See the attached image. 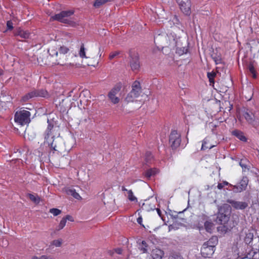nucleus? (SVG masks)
Here are the masks:
<instances>
[{
    "mask_svg": "<svg viewBox=\"0 0 259 259\" xmlns=\"http://www.w3.org/2000/svg\"><path fill=\"white\" fill-rule=\"evenodd\" d=\"M231 206L228 204H224L218 207V212L216 218V222L218 224L224 225L221 227L222 230L225 233L228 228L225 225L229 221L230 217Z\"/></svg>",
    "mask_w": 259,
    "mask_h": 259,
    "instance_id": "obj_1",
    "label": "nucleus"
},
{
    "mask_svg": "<svg viewBox=\"0 0 259 259\" xmlns=\"http://www.w3.org/2000/svg\"><path fill=\"white\" fill-rule=\"evenodd\" d=\"M63 141L60 138H55L53 135L52 130H46L45 133V143H47L50 148L56 151L63 150L62 146Z\"/></svg>",
    "mask_w": 259,
    "mask_h": 259,
    "instance_id": "obj_2",
    "label": "nucleus"
},
{
    "mask_svg": "<svg viewBox=\"0 0 259 259\" xmlns=\"http://www.w3.org/2000/svg\"><path fill=\"white\" fill-rule=\"evenodd\" d=\"M49 94L47 91L45 89H36L33 88L31 91L23 96L21 101L22 102H26L30 99L35 97L48 98Z\"/></svg>",
    "mask_w": 259,
    "mask_h": 259,
    "instance_id": "obj_3",
    "label": "nucleus"
},
{
    "mask_svg": "<svg viewBox=\"0 0 259 259\" xmlns=\"http://www.w3.org/2000/svg\"><path fill=\"white\" fill-rule=\"evenodd\" d=\"M30 113L25 110L16 112L14 117L15 121L21 125L28 124L30 121Z\"/></svg>",
    "mask_w": 259,
    "mask_h": 259,
    "instance_id": "obj_4",
    "label": "nucleus"
},
{
    "mask_svg": "<svg viewBox=\"0 0 259 259\" xmlns=\"http://www.w3.org/2000/svg\"><path fill=\"white\" fill-rule=\"evenodd\" d=\"M141 93L140 83L138 81L134 82L132 85V91L127 94L125 100L127 102H134L136 98L138 97Z\"/></svg>",
    "mask_w": 259,
    "mask_h": 259,
    "instance_id": "obj_5",
    "label": "nucleus"
},
{
    "mask_svg": "<svg viewBox=\"0 0 259 259\" xmlns=\"http://www.w3.org/2000/svg\"><path fill=\"white\" fill-rule=\"evenodd\" d=\"M243 116L247 122L253 127L257 128L259 126V116L257 112L247 109L244 112Z\"/></svg>",
    "mask_w": 259,
    "mask_h": 259,
    "instance_id": "obj_6",
    "label": "nucleus"
},
{
    "mask_svg": "<svg viewBox=\"0 0 259 259\" xmlns=\"http://www.w3.org/2000/svg\"><path fill=\"white\" fill-rule=\"evenodd\" d=\"M240 238L249 247H253L255 245L253 242L259 240L258 238H254L253 231L249 229H246L241 232Z\"/></svg>",
    "mask_w": 259,
    "mask_h": 259,
    "instance_id": "obj_7",
    "label": "nucleus"
},
{
    "mask_svg": "<svg viewBox=\"0 0 259 259\" xmlns=\"http://www.w3.org/2000/svg\"><path fill=\"white\" fill-rule=\"evenodd\" d=\"M74 14L72 10L63 11L60 13L55 15L51 17L53 20H57L64 23H68L69 20L68 18Z\"/></svg>",
    "mask_w": 259,
    "mask_h": 259,
    "instance_id": "obj_8",
    "label": "nucleus"
},
{
    "mask_svg": "<svg viewBox=\"0 0 259 259\" xmlns=\"http://www.w3.org/2000/svg\"><path fill=\"white\" fill-rule=\"evenodd\" d=\"M169 141L172 149L177 148L181 142L180 134L176 130L172 131L169 135Z\"/></svg>",
    "mask_w": 259,
    "mask_h": 259,
    "instance_id": "obj_9",
    "label": "nucleus"
},
{
    "mask_svg": "<svg viewBox=\"0 0 259 259\" xmlns=\"http://www.w3.org/2000/svg\"><path fill=\"white\" fill-rule=\"evenodd\" d=\"M181 11L187 16L191 14V2L190 0H176Z\"/></svg>",
    "mask_w": 259,
    "mask_h": 259,
    "instance_id": "obj_10",
    "label": "nucleus"
},
{
    "mask_svg": "<svg viewBox=\"0 0 259 259\" xmlns=\"http://www.w3.org/2000/svg\"><path fill=\"white\" fill-rule=\"evenodd\" d=\"M226 202L236 210H244L248 207V203L245 201H239L231 199H228Z\"/></svg>",
    "mask_w": 259,
    "mask_h": 259,
    "instance_id": "obj_11",
    "label": "nucleus"
},
{
    "mask_svg": "<svg viewBox=\"0 0 259 259\" xmlns=\"http://www.w3.org/2000/svg\"><path fill=\"white\" fill-rule=\"evenodd\" d=\"M130 56L131 57L130 65L133 70H137L140 67L139 56L137 53L130 51Z\"/></svg>",
    "mask_w": 259,
    "mask_h": 259,
    "instance_id": "obj_12",
    "label": "nucleus"
},
{
    "mask_svg": "<svg viewBox=\"0 0 259 259\" xmlns=\"http://www.w3.org/2000/svg\"><path fill=\"white\" fill-rule=\"evenodd\" d=\"M215 249L208 247L206 244H203L201 248V254L204 257L210 258L214 253Z\"/></svg>",
    "mask_w": 259,
    "mask_h": 259,
    "instance_id": "obj_13",
    "label": "nucleus"
},
{
    "mask_svg": "<svg viewBox=\"0 0 259 259\" xmlns=\"http://www.w3.org/2000/svg\"><path fill=\"white\" fill-rule=\"evenodd\" d=\"M67 56L64 54H59L58 59H57L56 62H53V64L54 65H59L61 66L64 65H69L73 66V64L70 63H67Z\"/></svg>",
    "mask_w": 259,
    "mask_h": 259,
    "instance_id": "obj_14",
    "label": "nucleus"
},
{
    "mask_svg": "<svg viewBox=\"0 0 259 259\" xmlns=\"http://www.w3.org/2000/svg\"><path fill=\"white\" fill-rule=\"evenodd\" d=\"M138 248L143 253H147L148 252L149 249V244L145 240H141L139 239L137 241Z\"/></svg>",
    "mask_w": 259,
    "mask_h": 259,
    "instance_id": "obj_15",
    "label": "nucleus"
},
{
    "mask_svg": "<svg viewBox=\"0 0 259 259\" xmlns=\"http://www.w3.org/2000/svg\"><path fill=\"white\" fill-rule=\"evenodd\" d=\"M251 248L247 251L246 250L245 253V258L248 259H258L259 258V252L257 251V249H253V247H250Z\"/></svg>",
    "mask_w": 259,
    "mask_h": 259,
    "instance_id": "obj_16",
    "label": "nucleus"
},
{
    "mask_svg": "<svg viewBox=\"0 0 259 259\" xmlns=\"http://www.w3.org/2000/svg\"><path fill=\"white\" fill-rule=\"evenodd\" d=\"M218 243V238L217 236H212L207 241L204 242L203 244H206L208 247L212 248L215 249V246Z\"/></svg>",
    "mask_w": 259,
    "mask_h": 259,
    "instance_id": "obj_17",
    "label": "nucleus"
},
{
    "mask_svg": "<svg viewBox=\"0 0 259 259\" xmlns=\"http://www.w3.org/2000/svg\"><path fill=\"white\" fill-rule=\"evenodd\" d=\"M78 190L75 189L73 187L68 188L66 189V194L68 195L73 196L76 199H80L81 197L77 192Z\"/></svg>",
    "mask_w": 259,
    "mask_h": 259,
    "instance_id": "obj_18",
    "label": "nucleus"
},
{
    "mask_svg": "<svg viewBox=\"0 0 259 259\" xmlns=\"http://www.w3.org/2000/svg\"><path fill=\"white\" fill-rule=\"evenodd\" d=\"M163 255V251L158 248L153 249L151 252L152 259H162Z\"/></svg>",
    "mask_w": 259,
    "mask_h": 259,
    "instance_id": "obj_19",
    "label": "nucleus"
},
{
    "mask_svg": "<svg viewBox=\"0 0 259 259\" xmlns=\"http://www.w3.org/2000/svg\"><path fill=\"white\" fill-rule=\"evenodd\" d=\"M16 36H19L22 38L26 39L29 38L30 35V33L29 31L26 30H23L20 28H19L15 33Z\"/></svg>",
    "mask_w": 259,
    "mask_h": 259,
    "instance_id": "obj_20",
    "label": "nucleus"
},
{
    "mask_svg": "<svg viewBox=\"0 0 259 259\" xmlns=\"http://www.w3.org/2000/svg\"><path fill=\"white\" fill-rule=\"evenodd\" d=\"M232 135L236 137H237L238 139H239L240 140L243 141V142H246L247 141V138L245 137L244 135V134L242 132L239 130H234L232 133Z\"/></svg>",
    "mask_w": 259,
    "mask_h": 259,
    "instance_id": "obj_21",
    "label": "nucleus"
},
{
    "mask_svg": "<svg viewBox=\"0 0 259 259\" xmlns=\"http://www.w3.org/2000/svg\"><path fill=\"white\" fill-rule=\"evenodd\" d=\"M239 165L242 167L243 171H248L250 169V165L248 161L246 159H242L240 160Z\"/></svg>",
    "mask_w": 259,
    "mask_h": 259,
    "instance_id": "obj_22",
    "label": "nucleus"
},
{
    "mask_svg": "<svg viewBox=\"0 0 259 259\" xmlns=\"http://www.w3.org/2000/svg\"><path fill=\"white\" fill-rule=\"evenodd\" d=\"M141 208L146 211H150L151 210H154L155 206L154 204L150 203L149 201H146L143 204Z\"/></svg>",
    "mask_w": 259,
    "mask_h": 259,
    "instance_id": "obj_23",
    "label": "nucleus"
},
{
    "mask_svg": "<svg viewBox=\"0 0 259 259\" xmlns=\"http://www.w3.org/2000/svg\"><path fill=\"white\" fill-rule=\"evenodd\" d=\"M248 183V179L246 177H243L239 184V186L240 188V190L242 191L245 190L247 187Z\"/></svg>",
    "mask_w": 259,
    "mask_h": 259,
    "instance_id": "obj_24",
    "label": "nucleus"
},
{
    "mask_svg": "<svg viewBox=\"0 0 259 259\" xmlns=\"http://www.w3.org/2000/svg\"><path fill=\"white\" fill-rule=\"evenodd\" d=\"M158 172V169L156 168H151L145 171V176L147 178L150 179L151 176L155 175Z\"/></svg>",
    "mask_w": 259,
    "mask_h": 259,
    "instance_id": "obj_25",
    "label": "nucleus"
},
{
    "mask_svg": "<svg viewBox=\"0 0 259 259\" xmlns=\"http://www.w3.org/2000/svg\"><path fill=\"white\" fill-rule=\"evenodd\" d=\"M247 68L248 69L249 72L252 74L253 78L256 77V71L254 69L253 63L250 62L247 65Z\"/></svg>",
    "mask_w": 259,
    "mask_h": 259,
    "instance_id": "obj_26",
    "label": "nucleus"
},
{
    "mask_svg": "<svg viewBox=\"0 0 259 259\" xmlns=\"http://www.w3.org/2000/svg\"><path fill=\"white\" fill-rule=\"evenodd\" d=\"M79 56L81 58H88L85 55V48L83 43L81 44L78 53Z\"/></svg>",
    "mask_w": 259,
    "mask_h": 259,
    "instance_id": "obj_27",
    "label": "nucleus"
},
{
    "mask_svg": "<svg viewBox=\"0 0 259 259\" xmlns=\"http://www.w3.org/2000/svg\"><path fill=\"white\" fill-rule=\"evenodd\" d=\"M121 87L119 85H115L108 93L110 96L116 95L120 91Z\"/></svg>",
    "mask_w": 259,
    "mask_h": 259,
    "instance_id": "obj_28",
    "label": "nucleus"
},
{
    "mask_svg": "<svg viewBox=\"0 0 259 259\" xmlns=\"http://www.w3.org/2000/svg\"><path fill=\"white\" fill-rule=\"evenodd\" d=\"M121 87L119 85H115L108 93L110 96L116 95L120 91Z\"/></svg>",
    "mask_w": 259,
    "mask_h": 259,
    "instance_id": "obj_29",
    "label": "nucleus"
},
{
    "mask_svg": "<svg viewBox=\"0 0 259 259\" xmlns=\"http://www.w3.org/2000/svg\"><path fill=\"white\" fill-rule=\"evenodd\" d=\"M207 76L209 79L210 85H211L212 84H214V78L216 76V73L213 71H212L211 72H208Z\"/></svg>",
    "mask_w": 259,
    "mask_h": 259,
    "instance_id": "obj_30",
    "label": "nucleus"
},
{
    "mask_svg": "<svg viewBox=\"0 0 259 259\" xmlns=\"http://www.w3.org/2000/svg\"><path fill=\"white\" fill-rule=\"evenodd\" d=\"M213 227V224L210 221H206L204 223V227L205 230L208 232H211L212 228Z\"/></svg>",
    "mask_w": 259,
    "mask_h": 259,
    "instance_id": "obj_31",
    "label": "nucleus"
},
{
    "mask_svg": "<svg viewBox=\"0 0 259 259\" xmlns=\"http://www.w3.org/2000/svg\"><path fill=\"white\" fill-rule=\"evenodd\" d=\"M187 51L188 49L185 47L182 48L177 47L176 53L179 54L180 55L187 53Z\"/></svg>",
    "mask_w": 259,
    "mask_h": 259,
    "instance_id": "obj_32",
    "label": "nucleus"
},
{
    "mask_svg": "<svg viewBox=\"0 0 259 259\" xmlns=\"http://www.w3.org/2000/svg\"><path fill=\"white\" fill-rule=\"evenodd\" d=\"M28 196L29 199L33 202L35 203H38L39 202L40 199L37 195L35 196L32 194H28Z\"/></svg>",
    "mask_w": 259,
    "mask_h": 259,
    "instance_id": "obj_33",
    "label": "nucleus"
},
{
    "mask_svg": "<svg viewBox=\"0 0 259 259\" xmlns=\"http://www.w3.org/2000/svg\"><path fill=\"white\" fill-rule=\"evenodd\" d=\"M108 97L112 103L115 104L119 102V98L116 96V95L110 96V94H108Z\"/></svg>",
    "mask_w": 259,
    "mask_h": 259,
    "instance_id": "obj_34",
    "label": "nucleus"
},
{
    "mask_svg": "<svg viewBox=\"0 0 259 259\" xmlns=\"http://www.w3.org/2000/svg\"><path fill=\"white\" fill-rule=\"evenodd\" d=\"M128 198L131 201H137V198L134 195L133 191L131 190L127 191Z\"/></svg>",
    "mask_w": 259,
    "mask_h": 259,
    "instance_id": "obj_35",
    "label": "nucleus"
},
{
    "mask_svg": "<svg viewBox=\"0 0 259 259\" xmlns=\"http://www.w3.org/2000/svg\"><path fill=\"white\" fill-rule=\"evenodd\" d=\"M49 212L53 214L54 216H57L61 213V210L58 208H53L50 209Z\"/></svg>",
    "mask_w": 259,
    "mask_h": 259,
    "instance_id": "obj_36",
    "label": "nucleus"
},
{
    "mask_svg": "<svg viewBox=\"0 0 259 259\" xmlns=\"http://www.w3.org/2000/svg\"><path fill=\"white\" fill-rule=\"evenodd\" d=\"M153 158V156L150 152L147 151L145 153V160L146 162H150Z\"/></svg>",
    "mask_w": 259,
    "mask_h": 259,
    "instance_id": "obj_37",
    "label": "nucleus"
},
{
    "mask_svg": "<svg viewBox=\"0 0 259 259\" xmlns=\"http://www.w3.org/2000/svg\"><path fill=\"white\" fill-rule=\"evenodd\" d=\"M59 54L65 55L69 51V49L68 48H67L66 47L62 46V47H60V48L59 49Z\"/></svg>",
    "mask_w": 259,
    "mask_h": 259,
    "instance_id": "obj_38",
    "label": "nucleus"
},
{
    "mask_svg": "<svg viewBox=\"0 0 259 259\" xmlns=\"http://www.w3.org/2000/svg\"><path fill=\"white\" fill-rule=\"evenodd\" d=\"M66 223V220L65 219H62L61 221L60 222L59 225L56 228V230L59 231L61 229H62L65 226Z\"/></svg>",
    "mask_w": 259,
    "mask_h": 259,
    "instance_id": "obj_39",
    "label": "nucleus"
},
{
    "mask_svg": "<svg viewBox=\"0 0 259 259\" xmlns=\"http://www.w3.org/2000/svg\"><path fill=\"white\" fill-rule=\"evenodd\" d=\"M62 240L61 239H57V240H54L51 243V244L52 245L55 246L56 247H60V246H61V245H62Z\"/></svg>",
    "mask_w": 259,
    "mask_h": 259,
    "instance_id": "obj_40",
    "label": "nucleus"
},
{
    "mask_svg": "<svg viewBox=\"0 0 259 259\" xmlns=\"http://www.w3.org/2000/svg\"><path fill=\"white\" fill-rule=\"evenodd\" d=\"M230 186L232 187L231 190L233 191L235 193H239V192H241L242 191V190H240V188L239 186V185H238V186H236V185L233 186V185H232L231 184H230Z\"/></svg>",
    "mask_w": 259,
    "mask_h": 259,
    "instance_id": "obj_41",
    "label": "nucleus"
},
{
    "mask_svg": "<svg viewBox=\"0 0 259 259\" xmlns=\"http://www.w3.org/2000/svg\"><path fill=\"white\" fill-rule=\"evenodd\" d=\"M120 54V52L119 51L112 52L110 53L109 58L110 60H112V59H114V58L116 57Z\"/></svg>",
    "mask_w": 259,
    "mask_h": 259,
    "instance_id": "obj_42",
    "label": "nucleus"
},
{
    "mask_svg": "<svg viewBox=\"0 0 259 259\" xmlns=\"http://www.w3.org/2000/svg\"><path fill=\"white\" fill-rule=\"evenodd\" d=\"M230 185V184H229L228 182H226V181H224L223 182V183H219L218 185V188L219 189H223L225 186H227V185Z\"/></svg>",
    "mask_w": 259,
    "mask_h": 259,
    "instance_id": "obj_43",
    "label": "nucleus"
},
{
    "mask_svg": "<svg viewBox=\"0 0 259 259\" xmlns=\"http://www.w3.org/2000/svg\"><path fill=\"white\" fill-rule=\"evenodd\" d=\"M168 259H184L183 257L179 254H175L169 257Z\"/></svg>",
    "mask_w": 259,
    "mask_h": 259,
    "instance_id": "obj_44",
    "label": "nucleus"
},
{
    "mask_svg": "<svg viewBox=\"0 0 259 259\" xmlns=\"http://www.w3.org/2000/svg\"><path fill=\"white\" fill-rule=\"evenodd\" d=\"M7 30H12L13 28V24L11 21H8L7 22Z\"/></svg>",
    "mask_w": 259,
    "mask_h": 259,
    "instance_id": "obj_45",
    "label": "nucleus"
},
{
    "mask_svg": "<svg viewBox=\"0 0 259 259\" xmlns=\"http://www.w3.org/2000/svg\"><path fill=\"white\" fill-rule=\"evenodd\" d=\"M212 58L216 64H219L221 62V58L219 56H212Z\"/></svg>",
    "mask_w": 259,
    "mask_h": 259,
    "instance_id": "obj_46",
    "label": "nucleus"
},
{
    "mask_svg": "<svg viewBox=\"0 0 259 259\" xmlns=\"http://www.w3.org/2000/svg\"><path fill=\"white\" fill-rule=\"evenodd\" d=\"M177 222H175L172 225H170L168 226V229H169V231H170V230H171L172 229H177L178 227H177Z\"/></svg>",
    "mask_w": 259,
    "mask_h": 259,
    "instance_id": "obj_47",
    "label": "nucleus"
},
{
    "mask_svg": "<svg viewBox=\"0 0 259 259\" xmlns=\"http://www.w3.org/2000/svg\"><path fill=\"white\" fill-rule=\"evenodd\" d=\"M162 37H166V35H162V34H158L156 36H155L154 37V41H155V42L156 41H159Z\"/></svg>",
    "mask_w": 259,
    "mask_h": 259,
    "instance_id": "obj_48",
    "label": "nucleus"
},
{
    "mask_svg": "<svg viewBox=\"0 0 259 259\" xmlns=\"http://www.w3.org/2000/svg\"><path fill=\"white\" fill-rule=\"evenodd\" d=\"M33 259H53L52 257H48L46 255H41L40 257L34 256Z\"/></svg>",
    "mask_w": 259,
    "mask_h": 259,
    "instance_id": "obj_49",
    "label": "nucleus"
},
{
    "mask_svg": "<svg viewBox=\"0 0 259 259\" xmlns=\"http://www.w3.org/2000/svg\"><path fill=\"white\" fill-rule=\"evenodd\" d=\"M62 219H65L66 220V222L67 221V220L70 221L71 222L74 221L73 217L70 215H67L65 216V217H64Z\"/></svg>",
    "mask_w": 259,
    "mask_h": 259,
    "instance_id": "obj_50",
    "label": "nucleus"
},
{
    "mask_svg": "<svg viewBox=\"0 0 259 259\" xmlns=\"http://www.w3.org/2000/svg\"><path fill=\"white\" fill-rule=\"evenodd\" d=\"M48 52L49 53L50 55L51 56H53L54 55H55L57 56L58 55V52L55 50H48Z\"/></svg>",
    "mask_w": 259,
    "mask_h": 259,
    "instance_id": "obj_51",
    "label": "nucleus"
},
{
    "mask_svg": "<svg viewBox=\"0 0 259 259\" xmlns=\"http://www.w3.org/2000/svg\"><path fill=\"white\" fill-rule=\"evenodd\" d=\"M206 139H204L202 144L201 150H205V149L208 148V147L206 146Z\"/></svg>",
    "mask_w": 259,
    "mask_h": 259,
    "instance_id": "obj_52",
    "label": "nucleus"
},
{
    "mask_svg": "<svg viewBox=\"0 0 259 259\" xmlns=\"http://www.w3.org/2000/svg\"><path fill=\"white\" fill-rule=\"evenodd\" d=\"M48 127H47V130H48V131H49V130H52V129H53V127H54L53 124H52V123L50 122V121H49V119L48 120Z\"/></svg>",
    "mask_w": 259,
    "mask_h": 259,
    "instance_id": "obj_53",
    "label": "nucleus"
},
{
    "mask_svg": "<svg viewBox=\"0 0 259 259\" xmlns=\"http://www.w3.org/2000/svg\"><path fill=\"white\" fill-rule=\"evenodd\" d=\"M114 252H116L117 254H121L122 252V249L120 248H117L114 249Z\"/></svg>",
    "mask_w": 259,
    "mask_h": 259,
    "instance_id": "obj_54",
    "label": "nucleus"
},
{
    "mask_svg": "<svg viewBox=\"0 0 259 259\" xmlns=\"http://www.w3.org/2000/svg\"><path fill=\"white\" fill-rule=\"evenodd\" d=\"M137 222L138 224H140L141 225H142L143 227H144V225L142 224V217H139L138 219H137Z\"/></svg>",
    "mask_w": 259,
    "mask_h": 259,
    "instance_id": "obj_55",
    "label": "nucleus"
},
{
    "mask_svg": "<svg viewBox=\"0 0 259 259\" xmlns=\"http://www.w3.org/2000/svg\"><path fill=\"white\" fill-rule=\"evenodd\" d=\"M90 92L88 90L83 91L80 94V97L82 95L84 96L85 95H89Z\"/></svg>",
    "mask_w": 259,
    "mask_h": 259,
    "instance_id": "obj_56",
    "label": "nucleus"
},
{
    "mask_svg": "<svg viewBox=\"0 0 259 259\" xmlns=\"http://www.w3.org/2000/svg\"><path fill=\"white\" fill-rule=\"evenodd\" d=\"M156 210H157V212L158 215H159V217H160L161 218H162V212H161L160 209L159 208H157Z\"/></svg>",
    "mask_w": 259,
    "mask_h": 259,
    "instance_id": "obj_57",
    "label": "nucleus"
},
{
    "mask_svg": "<svg viewBox=\"0 0 259 259\" xmlns=\"http://www.w3.org/2000/svg\"><path fill=\"white\" fill-rule=\"evenodd\" d=\"M121 190L123 191H128L124 186L122 187Z\"/></svg>",
    "mask_w": 259,
    "mask_h": 259,
    "instance_id": "obj_58",
    "label": "nucleus"
},
{
    "mask_svg": "<svg viewBox=\"0 0 259 259\" xmlns=\"http://www.w3.org/2000/svg\"><path fill=\"white\" fill-rule=\"evenodd\" d=\"M3 73H4V71L2 69H0V76L3 75Z\"/></svg>",
    "mask_w": 259,
    "mask_h": 259,
    "instance_id": "obj_59",
    "label": "nucleus"
},
{
    "mask_svg": "<svg viewBox=\"0 0 259 259\" xmlns=\"http://www.w3.org/2000/svg\"><path fill=\"white\" fill-rule=\"evenodd\" d=\"M182 219V220L183 221V222L184 223H186V219H183V218H182V219Z\"/></svg>",
    "mask_w": 259,
    "mask_h": 259,
    "instance_id": "obj_60",
    "label": "nucleus"
},
{
    "mask_svg": "<svg viewBox=\"0 0 259 259\" xmlns=\"http://www.w3.org/2000/svg\"><path fill=\"white\" fill-rule=\"evenodd\" d=\"M175 218H176V219L178 218V215L177 214L176 216H175Z\"/></svg>",
    "mask_w": 259,
    "mask_h": 259,
    "instance_id": "obj_61",
    "label": "nucleus"
},
{
    "mask_svg": "<svg viewBox=\"0 0 259 259\" xmlns=\"http://www.w3.org/2000/svg\"><path fill=\"white\" fill-rule=\"evenodd\" d=\"M213 146H211L209 148V149H211V148H212V147H213Z\"/></svg>",
    "mask_w": 259,
    "mask_h": 259,
    "instance_id": "obj_62",
    "label": "nucleus"
},
{
    "mask_svg": "<svg viewBox=\"0 0 259 259\" xmlns=\"http://www.w3.org/2000/svg\"><path fill=\"white\" fill-rule=\"evenodd\" d=\"M113 253H114V252H112V253H111V254H111V255H113Z\"/></svg>",
    "mask_w": 259,
    "mask_h": 259,
    "instance_id": "obj_63",
    "label": "nucleus"
}]
</instances>
